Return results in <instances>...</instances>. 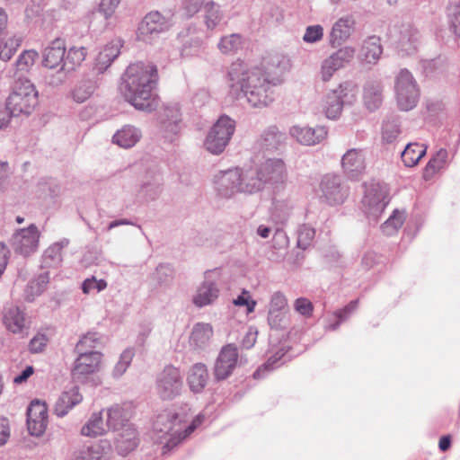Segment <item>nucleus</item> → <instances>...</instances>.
Wrapping results in <instances>:
<instances>
[{
  "label": "nucleus",
  "mask_w": 460,
  "mask_h": 460,
  "mask_svg": "<svg viewBox=\"0 0 460 460\" xmlns=\"http://www.w3.org/2000/svg\"><path fill=\"white\" fill-rule=\"evenodd\" d=\"M281 80L270 77L258 67L249 69L240 60L233 62L227 73L228 95L234 100L245 98L253 108H264L274 101L272 87Z\"/></svg>",
  "instance_id": "1"
},
{
  "label": "nucleus",
  "mask_w": 460,
  "mask_h": 460,
  "mask_svg": "<svg viewBox=\"0 0 460 460\" xmlns=\"http://www.w3.org/2000/svg\"><path fill=\"white\" fill-rule=\"evenodd\" d=\"M121 80V95L135 109L151 112L158 107L159 97L155 92L158 73L155 65L144 62L130 64Z\"/></svg>",
  "instance_id": "2"
},
{
  "label": "nucleus",
  "mask_w": 460,
  "mask_h": 460,
  "mask_svg": "<svg viewBox=\"0 0 460 460\" xmlns=\"http://www.w3.org/2000/svg\"><path fill=\"white\" fill-rule=\"evenodd\" d=\"M37 104L38 92L34 84L26 78L17 77L5 103L11 118L21 114L30 115Z\"/></svg>",
  "instance_id": "3"
},
{
  "label": "nucleus",
  "mask_w": 460,
  "mask_h": 460,
  "mask_svg": "<svg viewBox=\"0 0 460 460\" xmlns=\"http://www.w3.org/2000/svg\"><path fill=\"white\" fill-rule=\"evenodd\" d=\"M182 421V416L172 410H165L156 416L153 424V429L157 434L158 438L171 435L172 438L169 442L176 445L178 442L185 439L195 429L193 423L189 426H183Z\"/></svg>",
  "instance_id": "4"
},
{
  "label": "nucleus",
  "mask_w": 460,
  "mask_h": 460,
  "mask_svg": "<svg viewBox=\"0 0 460 460\" xmlns=\"http://www.w3.org/2000/svg\"><path fill=\"white\" fill-rule=\"evenodd\" d=\"M355 101L354 84L350 82H343L326 94L323 110L328 119H336L341 114L343 107L352 104Z\"/></svg>",
  "instance_id": "5"
},
{
  "label": "nucleus",
  "mask_w": 460,
  "mask_h": 460,
  "mask_svg": "<svg viewBox=\"0 0 460 460\" xmlns=\"http://www.w3.org/2000/svg\"><path fill=\"white\" fill-rule=\"evenodd\" d=\"M235 121L227 115H222L208 133L204 146L213 154H221L234 133Z\"/></svg>",
  "instance_id": "6"
},
{
  "label": "nucleus",
  "mask_w": 460,
  "mask_h": 460,
  "mask_svg": "<svg viewBox=\"0 0 460 460\" xmlns=\"http://www.w3.org/2000/svg\"><path fill=\"white\" fill-rule=\"evenodd\" d=\"M183 381L181 371L173 366H166L156 377L155 391L163 401H171L181 394Z\"/></svg>",
  "instance_id": "7"
},
{
  "label": "nucleus",
  "mask_w": 460,
  "mask_h": 460,
  "mask_svg": "<svg viewBox=\"0 0 460 460\" xmlns=\"http://www.w3.org/2000/svg\"><path fill=\"white\" fill-rule=\"evenodd\" d=\"M320 199L330 206L342 204L349 194V187L338 174L328 173L323 176L320 185Z\"/></svg>",
  "instance_id": "8"
},
{
  "label": "nucleus",
  "mask_w": 460,
  "mask_h": 460,
  "mask_svg": "<svg viewBox=\"0 0 460 460\" xmlns=\"http://www.w3.org/2000/svg\"><path fill=\"white\" fill-rule=\"evenodd\" d=\"M364 189L363 210L367 217L376 219L388 204L387 190L384 185L374 181L365 183Z\"/></svg>",
  "instance_id": "9"
},
{
  "label": "nucleus",
  "mask_w": 460,
  "mask_h": 460,
  "mask_svg": "<svg viewBox=\"0 0 460 460\" xmlns=\"http://www.w3.org/2000/svg\"><path fill=\"white\" fill-rule=\"evenodd\" d=\"M172 25V21L157 11L146 14L137 29V39L151 42L160 33L167 31Z\"/></svg>",
  "instance_id": "10"
},
{
  "label": "nucleus",
  "mask_w": 460,
  "mask_h": 460,
  "mask_svg": "<svg viewBox=\"0 0 460 460\" xmlns=\"http://www.w3.org/2000/svg\"><path fill=\"white\" fill-rule=\"evenodd\" d=\"M78 357L72 369V378L78 383H84L88 376L100 368L102 354L99 351H76Z\"/></svg>",
  "instance_id": "11"
},
{
  "label": "nucleus",
  "mask_w": 460,
  "mask_h": 460,
  "mask_svg": "<svg viewBox=\"0 0 460 460\" xmlns=\"http://www.w3.org/2000/svg\"><path fill=\"white\" fill-rule=\"evenodd\" d=\"M238 364V351L234 344L225 345L216 361L213 367V376L219 382L227 379L235 369Z\"/></svg>",
  "instance_id": "12"
},
{
  "label": "nucleus",
  "mask_w": 460,
  "mask_h": 460,
  "mask_svg": "<svg viewBox=\"0 0 460 460\" xmlns=\"http://www.w3.org/2000/svg\"><path fill=\"white\" fill-rule=\"evenodd\" d=\"M160 131L168 141H172L181 128V112L178 103L164 105L159 117Z\"/></svg>",
  "instance_id": "13"
},
{
  "label": "nucleus",
  "mask_w": 460,
  "mask_h": 460,
  "mask_svg": "<svg viewBox=\"0 0 460 460\" xmlns=\"http://www.w3.org/2000/svg\"><path fill=\"white\" fill-rule=\"evenodd\" d=\"M40 236L38 227L33 224L27 228L20 229L13 236L14 252L23 257L34 253L39 248Z\"/></svg>",
  "instance_id": "14"
},
{
  "label": "nucleus",
  "mask_w": 460,
  "mask_h": 460,
  "mask_svg": "<svg viewBox=\"0 0 460 460\" xmlns=\"http://www.w3.org/2000/svg\"><path fill=\"white\" fill-rule=\"evenodd\" d=\"M257 167L265 186L270 185L277 187L287 181V168L281 159L269 158Z\"/></svg>",
  "instance_id": "15"
},
{
  "label": "nucleus",
  "mask_w": 460,
  "mask_h": 460,
  "mask_svg": "<svg viewBox=\"0 0 460 460\" xmlns=\"http://www.w3.org/2000/svg\"><path fill=\"white\" fill-rule=\"evenodd\" d=\"M240 181H242V172L235 168L219 172L215 176L214 184L218 195L228 199L241 192Z\"/></svg>",
  "instance_id": "16"
},
{
  "label": "nucleus",
  "mask_w": 460,
  "mask_h": 460,
  "mask_svg": "<svg viewBox=\"0 0 460 460\" xmlns=\"http://www.w3.org/2000/svg\"><path fill=\"white\" fill-rule=\"evenodd\" d=\"M354 56L355 49L353 48L344 47L324 59L321 71L323 81H329L337 70L349 64L354 58Z\"/></svg>",
  "instance_id": "17"
},
{
  "label": "nucleus",
  "mask_w": 460,
  "mask_h": 460,
  "mask_svg": "<svg viewBox=\"0 0 460 460\" xmlns=\"http://www.w3.org/2000/svg\"><path fill=\"white\" fill-rule=\"evenodd\" d=\"M217 274L216 270H208L204 274V281L197 289L192 302L197 307H204L213 304L219 296V288L216 279L212 278Z\"/></svg>",
  "instance_id": "18"
},
{
  "label": "nucleus",
  "mask_w": 460,
  "mask_h": 460,
  "mask_svg": "<svg viewBox=\"0 0 460 460\" xmlns=\"http://www.w3.org/2000/svg\"><path fill=\"white\" fill-rule=\"evenodd\" d=\"M341 169L350 180H358L366 170V157L363 149H349L341 157Z\"/></svg>",
  "instance_id": "19"
},
{
  "label": "nucleus",
  "mask_w": 460,
  "mask_h": 460,
  "mask_svg": "<svg viewBox=\"0 0 460 460\" xmlns=\"http://www.w3.org/2000/svg\"><path fill=\"white\" fill-rule=\"evenodd\" d=\"M3 323L6 329L14 334L24 337L30 329V320L25 312L16 305H10L4 309Z\"/></svg>",
  "instance_id": "20"
},
{
  "label": "nucleus",
  "mask_w": 460,
  "mask_h": 460,
  "mask_svg": "<svg viewBox=\"0 0 460 460\" xmlns=\"http://www.w3.org/2000/svg\"><path fill=\"white\" fill-rule=\"evenodd\" d=\"M86 57V49L84 47L76 48L72 47L69 49L66 57H64L63 65L57 72V76L55 79L50 81L51 84H62L66 78V75L78 67L82 62L85 59Z\"/></svg>",
  "instance_id": "21"
},
{
  "label": "nucleus",
  "mask_w": 460,
  "mask_h": 460,
  "mask_svg": "<svg viewBox=\"0 0 460 460\" xmlns=\"http://www.w3.org/2000/svg\"><path fill=\"white\" fill-rule=\"evenodd\" d=\"M286 139V134L272 125L261 132L256 141V146L261 151L276 152L285 146Z\"/></svg>",
  "instance_id": "22"
},
{
  "label": "nucleus",
  "mask_w": 460,
  "mask_h": 460,
  "mask_svg": "<svg viewBox=\"0 0 460 460\" xmlns=\"http://www.w3.org/2000/svg\"><path fill=\"white\" fill-rule=\"evenodd\" d=\"M289 212L290 208L285 201L275 200L270 208V215L268 220V223L275 225L274 239H281L283 244H287L288 242V236L282 227L288 220Z\"/></svg>",
  "instance_id": "23"
},
{
  "label": "nucleus",
  "mask_w": 460,
  "mask_h": 460,
  "mask_svg": "<svg viewBox=\"0 0 460 460\" xmlns=\"http://www.w3.org/2000/svg\"><path fill=\"white\" fill-rule=\"evenodd\" d=\"M289 133L301 145L314 146L327 137L328 130L323 126L316 128L293 126L290 128Z\"/></svg>",
  "instance_id": "24"
},
{
  "label": "nucleus",
  "mask_w": 460,
  "mask_h": 460,
  "mask_svg": "<svg viewBox=\"0 0 460 460\" xmlns=\"http://www.w3.org/2000/svg\"><path fill=\"white\" fill-rule=\"evenodd\" d=\"M420 39L419 31L411 23H402L398 29L397 49L409 55L417 49Z\"/></svg>",
  "instance_id": "25"
},
{
  "label": "nucleus",
  "mask_w": 460,
  "mask_h": 460,
  "mask_svg": "<svg viewBox=\"0 0 460 460\" xmlns=\"http://www.w3.org/2000/svg\"><path fill=\"white\" fill-rule=\"evenodd\" d=\"M82 401L83 395L80 394L79 388L73 386L60 394L54 404L53 412L58 417H64Z\"/></svg>",
  "instance_id": "26"
},
{
  "label": "nucleus",
  "mask_w": 460,
  "mask_h": 460,
  "mask_svg": "<svg viewBox=\"0 0 460 460\" xmlns=\"http://www.w3.org/2000/svg\"><path fill=\"white\" fill-rule=\"evenodd\" d=\"M355 19L352 15L340 18L332 26L329 35L332 47H337L346 41L354 30Z\"/></svg>",
  "instance_id": "27"
},
{
  "label": "nucleus",
  "mask_w": 460,
  "mask_h": 460,
  "mask_svg": "<svg viewBox=\"0 0 460 460\" xmlns=\"http://www.w3.org/2000/svg\"><path fill=\"white\" fill-rule=\"evenodd\" d=\"M114 438L115 448L121 456H126L133 451L138 445L137 431L134 426H127L116 431Z\"/></svg>",
  "instance_id": "28"
},
{
  "label": "nucleus",
  "mask_w": 460,
  "mask_h": 460,
  "mask_svg": "<svg viewBox=\"0 0 460 460\" xmlns=\"http://www.w3.org/2000/svg\"><path fill=\"white\" fill-rule=\"evenodd\" d=\"M383 84L379 79H369L363 88V101L367 110L374 111L383 102Z\"/></svg>",
  "instance_id": "29"
},
{
  "label": "nucleus",
  "mask_w": 460,
  "mask_h": 460,
  "mask_svg": "<svg viewBox=\"0 0 460 460\" xmlns=\"http://www.w3.org/2000/svg\"><path fill=\"white\" fill-rule=\"evenodd\" d=\"M163 190V178L160 173L148 172L143 180L138 196L146 200L153 201L158 199Z\"/></svg>",
  "instance_id": "30"
},
{
  "label": "nucleus",
  "mask_w": 460,
  "mask_h": 460,
  "mask_svg": "<svg viewBox=\"0 0 460 460\" xmlns=\"http://www.w3.org/2000/svg\"><path fill=\"white\" fill-rule=\"evenodd\" d=\"M66 53L65 41L57 38L44 49L42 64L49 68H56L62 66Z\"/></svg>",
  "instance_id": "31"
},
{
  "label": "nucleus",
  "mask_w": 460,
  "mask_h": 460,
  "mask_svg": "<svg viewBox=\"0 0 460 460\" xmlns=\"http://www.w3.org/2000/svg\"><path fill=\"white\" fill-rule=\"evenodd\" d=\"M106 416V426L109 429L117 431L127 428V426H132V424L129 423V419L131 418L129 407L114 405L108 409Z\"/></svg>",
  "instance_id": "32"
},
{
  "label": "nucleus",
  "mask_w": 460,
  "mask_h": 460,
  "mask_svg": "<svg viewBox=\"0 0 460 460\" xmlns=\"http://www.w3.org/2000/svg\"><path fill=\"white\" fill-rule=\"evenodd\" d=\"M208 381V367L203 363L194 364L188 372L187 383L191 392L201 393Z\"/></svg>",
  "instance_id": "33"
},
{
  "label": "nucleus",
  "mask_w": 460,
  "mask_h": 460,
  "mask_svg": "<svg viewBox=\"0 0 460 460\" xmlns=\"http://www.w3.org/2000/svg\"><path fill=\"white\" fill-rule=\"evenodd\" d=\"M121 43L112 40L103 47L95 58V69L103 73L120 53Z\"/></svg>",
  "instance_id": "34"
},
{
  "label": "nucleus",
  "mask_w": 460,
  "mask_h": 460,
  "mask_svg": "<svg viewBox=\"0 0 460 460\" xmlns=\"http://www.w3.org/2000/svg\"><path fill=\"white\" fill-rule=\"evenodd\" d=\"M213 329L209 323H198L191 331L190 346L194 349H203L212 338Z\"/></svg>",
  "instance_id": "35"
},
{
  "label": "nucleus",
  "mask_w": 460,
  "mask_h": 460,
  "mask_svg": "<svg viewBox=\"0 0 460 460\" xmlns=\"http://www.w3.org/2000/svg\"><path fill=\"white\" fill-rule=\"evenodd\" d=\"M241 192L255 193L262 190L266 186L261 177L258 167L250 168L242 172V181H240Z\"/></svg>",
  "instance_id": "36"
},
{
  "label": "nucleus",
  "mask_w": 460,
  "mask_h": 460,
  "mask_svg": "<svg viewBox=\"0 0 460 460\" xmlns=\"http://www.w3.org/2000/svg\"><path fill=\"white\" fill-rule=\"evenodd\" d=\"M382 53L383 48L380 38L371 36L364 40L359 56L367 64H376Z\"/></svg>",
  "instance_id": "37"
},
{
  "label": "nucleus",
  "mask_w": 460,
  "mask_h": 460,
  "mask_svg": "<svg viewBox=\"0 0 460 460\" xmlns=\"http://www.w3.org/2000/svg\"><path fill=\"white\" fill-rule=\"evenodd\" d=\"M141 132L134 126H125L113 136L112 141L123 148L134 146L140 139Z\"/></svg>",
  "instance_id": "38"
},
{
  "label": "nucleus",
  "mask_w": 460,
  "mask_h": 460,
  "mask_svg": "<svg viewBox=\"0 0 460 460\" xmlns=\"http://www.w3.org/2000/svg\"><path fill=\"white\" fill-rule=\"evenodd\" d=\"M396 102L401 111H408L416 107L420 99V88H402L394 91Z\"/></svg>",
  "instance_id": "39"
},
{
  "label": "nucleus",
  "mask_w": 460,
  "mask_h": 460,
  "mask_svg": "<svg viewBox=\"0 0 460 460\" xmlns=\"http://www.w3.org/2000/svg\"><path fill=\"white\" fill-rule=\"evenodd\" d=\"M289 66V59L286 56L275 54L270 58L268 66L266 67L267 71L264 72L270 77H277L279 80H280V75L288 71Z\"/></svg>",
  "instance_id": "40"
},
{
  "label": "nucleus",
  "mask_w": 460,
  "mask_h": 460,
  "mask_svg": "<svg viewBox=\"0 0 460 460\" xmlns=\"http://www.w3.org/2000/svg\"><path fill=\"white\" fill-rule=\"evenodd\" d=\"M62 248L61 243H56L46 249L41 257V268H58L62 261Z\"/></svg>",
  "instance_id": "41"
},
{
  "label": "nucleus",
  "mask_w": 460,
  "mask_h": 460,
  "mask_svg": "<svg viewBox=\"0 0 460 460\" xmlns=\"http://www.w3.org/2000/svg\"><path fill=\"white\" fill-rule=\"evenodd\" d=\"M106 423L103 422L102 412L93 413L90 420L81 429V434L87 437H97L108 430Z\"/></svg>",
  "instance_id": "42"
},
{
  "label": "nucleus",
  "mask_w": 460,
  "mask_h": 460,
  "mask_svg": "<svg viewBox=\"0 0 460 460\" xmlns=\"http://www.w3.org/2000/svg\"><path fill=\"white\" fill-rule=\"evenodd\" d=\"M426 154V148L418 143L408 144L402 152V161L407 167H412L418 164Z\"/></svg>",
  "instance_id": "43"
},
{
  "label": "nucleus",
  "mask_w": 460,
  "mask_h": 460,
  "mask_svg": "<svg viewBox=\"0 0 460 460\" xmlns=\"http://www.w3.org/2000/svg\"><path fill=\"white\" fill-rule=\"evenodd\" d=\"M73 460H106L104 447L99 443L84 447L75 452Z\"/></svg>",
  "instance_id": "44"
},
{
  "label": "nucleus",
  "mask_w": 460,
  "mask_h": 460,
  "mask_svg": "<svg viewBox=\"0 0 460 460\" xmlns=\"http://www.w3.org/2000/svg\"><path fill=\"white\" fill-rule=\"evenodd\" d=\"M447 151L444 148L438 150L434 157H432L424 170V178L429 179L431 178L437 172L443 169L447 159Z\"/></svg>",
  "instance_id": "45"
},
{
  "label": "nucleus",
  "mask_w": 460,
  "mask_h": 460,
  "mask_svg": "<svg viewBox=\"0 0 460 460\" xmlns=\"http://www.w3.org/2000/svg\"><path fill=\"white\" fill-rule=\"evenodd\" d=\"M95 82L90 79L79 82L72 92L73 99L76 102H85L94 92Z\"/></svg>",
  "instance_id": "46"
},
{
  "label": "nucleus",
  "mask_w": 460,
  "mask_h": 460,
  "mask_svg": "<svg viewBox=\"0 0 460 460\" xmlns=\"http://www.w3.org/2000/svg\"><path fill=\"white\" fill-rule=\"evenodd\" d=\"M242 47V37L240 34H230L221 38L217 44L218 49L223 54H234Z\"/></svg>",
  "instance_id": "47"
},
{
  "label": "nucleus",
  "mask_w": 460,
  "mask_h": 460,
  "mask_svg": "<svg viewBox=\"0 0 460 460\" xmlns=\"http://www.w3.org/2000/svg\"><path fill=\"white\" fill-rule=\"evenodd\" d=\"M101 339L102 336L100 333L89 332L81 337L75 345V350L84 352L94 351L93 349L101 343Z\"/></svg>",
  "instance_id": "48"
},
{
  "label": "nucleus",
  "mask_w": 460,
  "mask_h": 460,
  "mask_svg": "<svg viewBox=\"0 0 460 460\" xmlns=\"http://www.w3.org/2000/svg\"><path fill=\"white\" fill-rule=\"evenodd\" d=\"M205 22L208 29H214L222 20L223 14L219 6L210 1L205 4Z\"/></svg>",
  "instance_id": "49"
},
{
  "label": "nucleus",
  "mask_w": 460,
  "mask_h": 460,
  "mask_svg": "<svg viewBox=\"0 0 460 460\" xmlns=\"http://www.w3.org/2000/svg\"><path fill=\"white\" fill-rule=\"evenodd\" d=\"M22 43V38L13 36L8 38L4 42L0 43V59L8 61L12 58L17 49Z\"/></svg>",
  "instance_id": "50"
},
{
  "label": "nucleus",
  "mask_w": 460,
  "mask_h": 460,
  "mask_svg": "<svg viewBox=\"0 0 460 460\" xmlns=\"http://www.w3.org/2000/svg\"><path fill=\"white\" fill-rule=\"evenodd\" d=\"M404 221V214L398 210H394L389 218L382 225V231L386 235L394 234L402 226Z\"/></svg>",
  "instance_id": "51"
},
{
  "label": "nucleus",
  "mask_w": 460,
  "mask_h": 460,
  "mask_svg": "<svg viewBox=\"0 0 460 460\" xmlns=\"http://www.w3.org/2000/svg\"><path fill=\"white\" fill-rule=\"evenodd\" d=\"M401 87L403 89L419 88L412 74L406 68L401 69L394 78V91L401 90Z\"/></svg>",
  "instance_id": "52"
},
{
  "label": "nucleus",
  "mask_w": 460,
  "mask_h": 460,
  "mask_svg": "<svg viewBox=\"0 0 460 460\" xmlns=\"http://www.w3.org/2000/svg\"><path fill=\"white\" fill-rule=\"evenodd\" d=\"M203 40L201 37L196 36L188 40L182 46L181 56L182 57H194L198 56L202 50Z\"/></svg>",
  "instance_id": "53"
},
{
  "label": "nucleus",
  "mask_w": 460,
  "mask_h": 460,
  "mask_svg": "<svg viewBox=\"0 0 460 460\" xmlns=\"http://www.w3.org/2000/svg\"><path fill=\"white\" fill-rule=\"evenodd\" d=\"M134 357V350L132 349H126L120 355L119 360L114 367L112 376L114 377L121 376L130 365Z\"/></svg>",
  "instance_id": "54"
},
{
  "label": "nucleus",
  "mask_w": 460,
  "mask_h": 460,
  "mask_svg": "<svg viewBox=\"0 0 460 460\" xmlns=\"http://www.w3.org/2000/svg\"><path fill=\"white\" fill-rule=\"evenodd\" d=\"M48 418L40 417L39 419L32 416H27V429L31 436H41L47 428Z\"/></svg>",
  "instance_id": "55"
},
{
  "label": "nucleus",
  "mask_w": 460,
  "mask_h": 460,
  "mask_svg": "<svg viewBox=\"0 0 460 460\" xmlns=\"http://www.w3.org/2000/svg\"><path fill=\"white\" fill-rule=\"evenodd\" d=\"M38 53L34 50H24L17 58L15 66L17 72H27L35 62Z\"/></svg>",
  "instance_id": "56"
},
{
  "label": "nucleus",
  "mask_w": 460,
  "mask_h": 460,
  "mask_svg": "<svg viewBox=\"0 0 460 460\" xmlns=\"http://www.w3.org/2000/svg\"><path fill=\"white\" fill-rule=\"evenodd\" d=\"M314 235L315 231L313 227L305 225L300 226L297 234V247L302 250L307 249L311 245Z\"/></svg>",
  "instance_id": "57"
},
{
  "label": "nucleus",
  "mask_w": 460,
  "mask_h": 460,
  "mask_svg": "<svg viewBox=\"0 0 460 460\" xmlns=\"http://www.w3.org/2000/svg\"><path fill=\"white\" fill-rule=\"evenodd\" d=\"M288 311L269 310L268 323L271 329L281 330L287 325Z\"/></svg>",
  "instance_id": "58"
},
{
  "label": "nucleus",
  "mask_w": 460,
  "mask_h": 460,
  "mask_svg": "<svg viewBox=\"0 0 460 460\" xmlns=\"http://www.w3.org/2000/svg\"><path fill=\"white\" fill-rule=\"evenodd\" d=\"M400 133V126L395 120H387L384 122L382 137L385 142H394Z\"/></svg>",
  "instance_id": "59"
},
{
  "label": "nucleus",
  "mask_w": 460,
  "mask_h": 460,
  "mask_svg": "<svg viewBox=\"0 0 460 460\" xmlns=\"http://www.w3.org/2000/svg\"><path fill=\"white\" fill-rule=\"evenodd\" d=\"M153 279L160 285H166L172 279V269L168 264H159L153 274Z\"/></svg>",
  "instance_id": "60"
},
{
  "label": "nucleus",
  "mask_w": 460,
  "mask_h": 460,
  "mask_svg": "<svg viewBox=\"0 0 460 460\" xmlns=\"http://www.w3.org/2000/svg\"><path fill=\"white\" fill-rule=\"evenodd\" d=\"M262 17L269 24L276 25L283 20L282 10L277 5L270 4L265 7Z\"/></svg>",
  "instance_id": "61"
},
{
  "label": "nucleus",
  "mask_w": 460,
  "mask_h": 460,
  "mask_svg": "<svg viewBox=\"0 0 460 460\" xmlns=\"http://www.w3.org/2000/svg\"><path fill=\"white\" fill-rule=\"evenodd\" d=\"M294 309L305 318H310L313 315L314 305L305 297H299L294 302Z\"/></svg>",
  "instance_id": "62"
},
{
  "label": "nucleus",
  "mask_w": 460,
  "mask_h": 460,
  "mask_svg": "<svg viewBox=\"0 0 460 460\" xmlns=\"http://www.w3.org/2000/svg\"><path fill=\"white\" fill-rule=\"evenodd\" d=\"M269 310L288 311V299L286 296L280 292H274L270 297Z\"/></svg>",
  "instance_id": "63"
},
{
  "label": "nucleus",
  "mask_w": 460,
  "mask_h": 460,
  "mask_svg": "<svg viewBox=\"0 0 460 460\" xmlns=\"http://www.w3.org/2000/svg\"><path fill=\"white\" fill-rule=\"evenodd\" d=\"M323 29L321 25H311L305 29L303 40L308 43H314L322 40Z\"/></svg>",
  "instance_id": "64"
}]
</instances>
